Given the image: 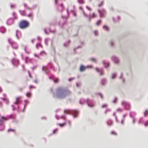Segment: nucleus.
I'll list each match as a JSON object with an SVG mask.
<instances>
[{"label": "nucleus", "mask_w": 148, "mask_h": 148, "mask_svg": "<svg viewBox=\"0 0 148 148\" xmlns=\"http://www.w3.org/2000/svg\"><path fill=\"white\" fill-rule=\"evenodd\" d=\"M29 26V22L25 20L21 21L18 23V26L19 28L22 29H26Z\"/></svg>", "instance_id": "1"}, {"label": "nucleus", "mask_w": 148, "mask_h": 148, "mask_svg": "<svg viewBox=\"0 0 148 148\" xmlns=\"http://www.w3.org/2000/svg\"><path fill=\"white\" fill-rule=\"evenodd\" d=\"M92 66H88L87 67H85L83 65H82L80 66L79 68V70L80 71L82 72L84 71L86 68L88 67H89L90 68H92Z\"/></svg>", "instance_id": "2"}, {"label": "nucleus", "mask_w": 148, "mask_h": 148, "mask_svg": "<svg viewBox=\"0 0 148 148\" xmlns=\"http://www.w3.org/2000/svg\"><path fill=\"white\" fill-rule=\"evenodd\" d=\"M21 97L20 96L18 97H17L16 98V100L15 102V103L16 104H17L18 103H19L20 101V99L21 98Z\"/></svg>", "instance_id": "3"}, {"label": "nucleus", "mask_w": 148, "mask_h": 148, "mask_svg": "<svg viewBox=\"0 0 148 148\" xmlns=\"http://www.w3.org/2000/svg\"><path fill=\"white\" fill-rule=\"evenodd\" d=\"M14 23V21L12 19H9L7 21V24L9 25L12 24Z\"/></svg>", "instance_id": "4"}, {"label": "nucleus", "mask_w": 148, "mask_h": 148, "mask_svg": "<svg viewBox=\"0 0 148 148\" xmlns=\"http://www.w3.org/2000/svg\"><path fill=\"white\" fill-rule=\"evenodd\" d=\"M95 70L97 72H99L100 75H102L103 74V71L102 69H99L97 68H96Z\"/></svg>", "instance_id": "5"}, {"label": "nucleus", "mask_w": 148, "mask_h": 148, "mask_svg": "<svg viewBox=\"0 0 148 148\" xmlns=\"http://www.w3.org/2000/svg\"><path fill=\"white\" fill-rule=\"evenodd\" d=\"M78 112L76 110H74L73 111V116L74 117H76L78 115Z\"/></svg>", "instance_id": "6"}, {"label": "nucleus", "mask_w": 148, "mask_h": 148, "mask_svg": "<svg viewBox=\"0 0 148 148\" xmlns=\"http://www.w3.org/2000/svg\"><path fill=\"white\" fill-rule=\"evenodd\" d=\"M26 96L28 97H29L31 96V94L30 92H27L26 94Z\"/></svg>", "instance_id": "7"}, {"label": "nucleus", "mask_w": 148, "mask_h": 148, "mask_svg": "<svg viewBox=\"0 0 148 148\" xmlns=\"http://www.w3.org/2000/svg\"><path fill=\"white\" fill-rule=\"evenodd\" d=\"M103 28L104 29H106L107 31H108V27L107 26H105V25L104 26H103Z\"/></svg>", "instance_id": "8"}, {"label": "nucleus", "mask_w": 148, "mask_h": 148, "mask_svg": "<svg viewBox=\"0 0 148 148\" xmlns=\"http://www.w3.org/2000/svg\"><path fill=\"white\" fill-rule=\"evenodd\" d=\"M78 1L79 3L81 4L83 3H84V1L83 0H78Z\"/></svg>", "instance_id": "9"}, {"label": "nucleus", "mask_w": 148, "mask_h": 148, "mask_svg": "<svg viewBox=\"0 0 148 148\" xmlns=\"http://www.w3.org/2000/svg\"><path fill=\"white\" fill-rule=\"evenodd\" d=\"M117 111L118 112H121L122 111V110L121 108H118L117 109Z\"/></svg>", "instance_id": "10"}, {"label": "nucleus", "mask_w": 148, "mask_h": 148, "mask_svg": "<svg viewBox=\"0 0 148 148\" xmlns=\"http://www.w3.org/2000/svg\"><path fill=\"white\" fill-rule=\"evenodd\" d=\"M29 89H34V88H35V86H32V85H30L29 86Z\"/></svg>", "instance_id": "11"}, {"label": "nucleus", "mask_w": 148, "mask_h": 148, "mask_svg": "<svg viewBox=\"0 0 148 148\" xmlns=\"http://www.w3.org/2000/svg\"><path fill=\"white\" fill-rule=\"evenodd\" d=\"M8 132H9L10 131L12 132H14L15 130L14 129H8Z\"/></svg>", "instance_id": "12"}, {"label": "nucleus", "mask_w": 148, "mask_h": 148, "mask_svg": "<svg viewBox=\"0 0 148 148\" xmlns=\"http://www.w3.org/2000/svg\"><path fill=\"white\" fill-rule=\"evenodd\" d=\"M58 78H56L55 80H54V82L55 83H56L58 82Z\"/></svg>", "instance_id": "13"}, {"label": "nucleus", "mask_w": 148, "mask_h": 148, "mask_svg": "<svg viewBox=\"0 0 148 148\" xmlns=\"http://www.w3.org/2000/svg\"><path fill=\"white\" fill-rule=\"evenodd\" d=\"M64 124H65V123H62V124H60V123L58 124V125H59L61 127L64 126Z\"/></svg>", "instance_id": "14"}, {"label": "nucleus", "mask_w": 148, "mask_h": 148, "mask_svg": "<svg viewBox=\"0 0 148 148\" xmlns=\"http://www.w3.org/2000/svg\"><path fill=\"white\" fill-rule=\"evenodd\" d=\"M101 21L100 20H99L96 22V24L97 25H98L101 23Z\"/></svg>", "instance_id": "15"}, {"label": "nucleus", "mask_w": 148, "mask_h": 148, "mask_svg": "<svg viewBox=\"0 0 148 148\" xmlns=\"http://www.w3.org/2000/svg\"><path fill=\"white\" fill-rule=\"evenodd\" d=\"M90 60L94 62H96V60L95 59L93 58H91L90 59Z\"/></svg>", "instance_id": "16"}, {"label": "nucleus", "mask_w": 148, "mask_h": 148, "mask_svg": "<svg viewBox=\"0 0 148 148\" xmlns=\"http://www.w3.org/2000/svg\"><path fill=\"white\" fill-rule=\"evenodd\" d=\"M122 104L123 105L125 106L126 104V103L125 101H123L122 102Z\"/></svg>", "instance_id": "17"}, {"label": "nucleus", "mask_w": 148, "mask_h": 148, "mask_svg": "<svg viewBox=\"0 0 148 148\" xmlns=\"http://www.w3.org/2000/svg\"><path fill=\"white\" fill-rule=\"evenodd\" d=\"M145 126H148V121H147L145 123Z\"/></svg>", "instance_id": "18"}, {"label": "nucleus", "mask_w": 148, "mask_h": 148, "mask_svg": "<svg viewBox=\"0 0 148 148\" xmlns=\"http://www.w3.org/2000/svg\"><path fill=\"white\" fill-rule=\"evenodd\" d=\"M1 119H3L4 121H6L7 120V118L3 116L1 117Z\"/></svg>", "instance_id": "19"}, {"label": "nucleus", "mask_w": 148, "mask_h": 148, "mask_svg": "<svg viewBox=\"0 0 148 148\" xmlns=\"http://www.w3.org/2000/svg\"><path fill=\"white\" fill-rule=\"evenodd\" d=\"M111 134H114V135H116V133L115 132H114V131L112 132H111Z\"/></svg>", "instance_id": "20"}, {"label": "nucleus", "mask_w": 148, "mask_h": 148, "mask_svg": "<svg viewBox=\"0 0 148 148\" xmlns=\"http://www.w3.org/2000/svg\"><path fill=\"white\" fill-rule=\"evenodd\" d=\"M94 34H95V35H96V36H97L98 34V32L97 31H95L94 32Z\"/></svg>", "instance_id": "21"}, {"label": "nucleus", "mask_w": 148, "mask_h": 148, "mask_svg": "<svg viewBox=\"0 0 148 148\" xmlns=\"http://www.w3.org/2000/svg\"><path fill=\"white\" fill-rule=\"evenodd\" d=\"M148 112V111L146 110L145 111L144 113V114L145 116H146L147 115V113Z\"/></svg>", "instance_id": "22"}, {"label": "nucleus", "mask_w": 148, "mask_h": 148, "mask_svg": "<svg viewBox=\"0 0 148 148\" xmlns=\"http://www.w3.org/2000/svg\"><path fill=\"white\" fill-rule=\"evenodd\" d=\"M106 106H107V105H106V104H103L102 106V108H103L106 107Z\"/></svg>", "instance_id": "23"}, {"label": "nucleus", "mask_w": 148, "mask_h": 148, "mask_svg": "<svg viewBox=\"0 0 148 148\" xmlns=\"http://www.w3.org/2000/svg\"><path fill=\"white\" fill-rule=\"evenodd\" d=\"M65 113H68V114H69V112H70V111L69 110H65Z\"/></svg>", "instance_id": "24"}, {"label": "nucleus", "mask_w": 148, "mask_h": 148, "mask_svg": "<svg viewBox=\"0 0 148 148\" xmlns=\"http://www.w3.org/2000/svg\"><path fill=\"white\" fill-rule=\"evenodd\" d=\"M41 46V45L40 44H37L36 45V46L37 48H38L39 47Z\"/></svg>", "instance_id": "25"}, {"label": "nucleus", "mask_w": 148, "mask_h": 148, "mask_svg": "<svg viewBox=\"0 0 148 148\" xmlns=\"http://www.w3.org/2000/svg\"><path fill=\"white\" fill-rule=\"evenodd\" d=\"M116 75L115 74H113L112 75V78H114L116 77Z\"/></svg>", "instance_id": "26"}, {"label": "nucleus", "mask_w": 148, "mask_h": 148, "mask_svg": "<svg viewBox=\"0 0 148 148\" xmlns=\"http://www.w3.org/2000/svg\"><path fill=\"white\" fill-rule=\"evenodd\" d=\"M86 7L88 10L89 11H90L91 10V9L88 6H86Z\"/></svg>", "instance_id": "27"}, {"label": "nucleus", "mask_w": 148, "mask_h": 148, "mask_svg": "<svg viewBox=\"0 0 148 148\" xmlns=\"http://www.w3.org/2000/svg\"><path fill=\"white\" fill-rule=\"evenodd\" d=\"M95 14L94 13H93L92 15V18H94V17H95Z\"/></svg>", "instance_id": "28"}, {"label": "nucleus", "mask_w": 148, "mask_h": 148, "mask_svg": "<svg viewBox=\"0 0 148 148\" xmlns=\"http://www.w3.org/2000/svg\"><path fill=\"white\" fill-rule=\"evenodd\" d=\"M61 88H59L58 89V92H59V91H60L61 90Z\"/></svg>", "instance_id": "29"}, {"label": "nucleus", "mask_w": 148, "mask_h": 148, "mask_svg": "<svg viewBox=\"0 0 148 148\" xmlns=\"http://www.w3.org/2000/svg\"><path fill=\"white\" fill-rule=\"evenodd\" d=\"M34 82L36 83H38V81L36 80H34Z\"/></svg>", "instance_id": "30"}, {"label": "nucleus", "mask_w": 148, "mask_h": 148, "mask_svg": "<svg viewBox=\"0 0 148 148\" xmlns=\"http://www.w3.org/2000/svg\"><path fill=\"white\" fill-rule=\"evenodd\" d=\"M37 39L38 40H41V38L39 37H38Z\"/></svg>", "instance_id": "31"}, {"label": "nucleus", "mask_w": 148, "mask_h": 148, "mask_svg": "<svg viewBox=\"0 0 148 148\" xmlns=\"http://www.w3.org/2000/svg\"><path fill=\"white\" fill-rule=\"evenodd\" d=\"M56 130H54L53 131V134H54L55 133V132H56Z\"/></svg>", "instance_id": "32"}, {"label": "nucleus", "mask_w": 148, "mask_h": 148, "mask_svg": "<svg viewBox=\"0 0 148 148\" xmlns=\"http://www.w3.org/2000/svg\"><path fill=\"white\" fill-rule=\"evenodd\" d=\"M2 29L4 30L5 31V29L3 28H1V30H2Z\"/></svg>", "instance_id": "33"}, {"label": "nucleus", "mask_w": 148, "mask_h": 148, "mask_svg": "<svg viewBox=\"0 0 148 148\" xmlns=\"http://www.w3.org/2000/svg\"><path fill=\"white\" fill-rule=\"evenodd\" d=\"M99 95H100V96L101 97V98H102V95H101V94H99Z\"/></svg>", "instance_id": "34"}, {"label": "nucleus", "mask_w": 148, "mask_h": 148, "mask_svg": "<svg viewBox=\"0 0 148 148\" xmlns=\"http://www.w3.org/2000/svg\"><path fill=\"white\" fill-rule=\"evenodd\" d=\"M111 45L112 46L113 45V43L112 42H111Z\"/></svg>", "instance_id": "35"}, {"label": "nucleus", "mask_w": 148, "mask_h": 148, "mask_svg": "<svg viewBox=\"0 0 148 148\" xmlns=\"http://www.w3.org/2000/svg\"><path fill=\"white\" fill-rule=\"evenodd\" d=\"M67 95V92L65 91V96Z\"/></svg>", "instance_id": "36"}, {"label": "nucleus", "mask_w": 148, "mask_h": 148, "mask_svg": "<svg viewBox=\"0 0 148 148\" xmlns=\"http://www.w3.org/2000/svg\"><path fill=\"white\" fill-rule=\"evenodd\" d=\"M88 106L91 107H92V106H93V105H91V106H90L88 105Z\"/></svg>", "instance_id": "37"}, {"label": "nucleus", "mask_w": 148, "mask_h": 148, "mask_svg": "<svg viewBox=\"0 0 148 148\" xmlns=\"http://www.w3.org/2000/svg\"><path fill=\"white\" fill-rule=\"evenodd\" d=\"M55 3H57V0H55Z\"/></svg>", "instance_id": "38"}, {"label": "nucleus", "mask_w": 148, "mask_h": 148, "mask_svg": "<svg viewBox=\"0 0 148 148\" xmlns=\"http://www.w3.org/2000/svg\"><path fill=\"white\" fill-rule=\"evenodd\" d=\"M118 62H119L118 60H117L116 61V63H118Z\"/></svg>", "instance_id": "39"}, {"label": "nucleus", "mask_w": 148, "mask_h": 148, "mask_svg": "<svg viewBox=\"0 0 148 148\" xmlns=\"http://www.w3.org/2000/svg\"><path fill=\"white\" fill-rule=\"evenodd\" d=\"M107 67H108V66H109V64H107Z\"/></svg>", "instance_id": "40"}, {"label": "nucleus", "mask_w": 148, "mask_h": 148, "mask_svg": "<svg viewBox=\"0 0 148 148\" xmlns=\"http://www.w3.org/2000/svg\"><path fill=\"white\" fill-rule=\"evenodd\" d=\"M69 79V81H71V80L72 79Z\"/></svg>", "instance_id": "41"}, {"label": "nucleus", "mask_w": 148, "mask_h": 148, "mask_svg": "<svg viewBox=\"0 0 148 148\" xmlns=\"http://www.w3.org/2000/svg\"><path fill=\"white\" fill-rule=\"evenodd\" d=\"M116 99H115V101H114V103H115V101H116Z\"/></svg>", "instance_id": "42"}, {"label": "nucleus", "mask_w": 148, "mask_h": 148, "mask_svg": "<svg viewBox=\"0 0 148 148\" xmlns=\"http://www.w3.org/2000/svg\"><path fill=\"white\" fill-rule=\"evenodd\" d=\"M123 121H121V123H123Z\"/></svg>", "instance_id": "43"}, {"label": "nucleus", "mask_w": 148, "mask_h": 148, "mask_svg": "<svg viewBox=\"0 0 148 148\" xmlns=\"http://www.w3.org/2000/svg\"><path fill=\"white\" fill-rule=\"evenodd\" d=\"M113 115H114V116H115V113H114L113 114Z\"/></svg>", "instance_id": "44"}, {"label": "nucleus", "mask_w": 148, "mask_h": 148, "mask_svg": "<svg viewBox=\"0 0 148 148\" xmlns=\"http://www.w3.org/2000/svg\"><path fill=\"white\" fill-rule=\"evenodd\" d=\"M28 73H29V76H30V74H29V72H28Z\"/></svg>", "instance_id": "45"}, {"label": "nucleus", "mask_w": 148, "mask_h": 148, "mask_svg": "<svg viewBox=\"0 0 148 148\" xmlns=\"http://www.w3.org/2000/svg\"><path fill=\"white\" fill-rule=\"evenodd\" d=\"M1 123V120H0V124Z\"/></svg>", "instance_id": "46"}, {"label": "nucleus", "mask_w": 148, "mask_h": 148, "mask_svg": "<svg viewBox=\"0 0 148 148\" xmlns=\"http://www.w3.org/2000/svg\"><path fill=\"white\" fill-rule=\"evenodd\" d=\"M125 115H123V117H125Z\"/></svg>", "instance_id": "47"}, {"label": "nucleus", "mask_w": 148, "mask_h": 148, "mask_svg": "<svg viewBox=\"0 0 148 148\" xmlns=\"http://www.w3.org/2000/svg\"><path fill=\"white\" fill-rule=\"evenodd\" d=\"M74 16H75V14H74Z\"/></svg>", "instance_id": "48"}, {"label": "nucleus", "mask_w": 148, "mask_h": 148, "mask_svg": "<svg viewBox=\"0 0 148 148\" xmlns=\"http://www.w3.org/2000/svg\"><path fill=\"white\" fill-rule=\"evenodd\" d=\"M7 102H8H8H9V101H7Z\"/></svg>", "instance_id": "49"}, {"label": "nucleus", "mask_w": 148, "mask_h": 148, "mask_svg": "<svg viewBox=\"0 0 148 148\" xmlns=\"http://www.w3.org/2000/svg\"><path fill=\"white\" fill-rule=\"evenodd\" d=\"M61 6H62V4H61Z\"/></svg>", "instance_id": "50"}, {"label": "nucleus", "mask_w": 148, "mask_h": 148, "mask_svg": "<svg viewBox=\"0 0 148 148\" xmlns=\"http://www.w3.org/2000/svg\"><path fill=\"white\" fill-rule=\"evenodd\" d=\"M2 33H3L4 32H2Z\"/></svg>", "instance_id": "51"}, {"label": "nucleus", "mask_w": 148, "mask_h": 148, "mask_svg": "<svg viewBox=\"0 0 148 148\" xmlns=\"http://www.w3.org/2000/svg\"><path fill=\"white\" fill-rule=\"evenodd\" d=\"M99 12L100 13V12L99 11Z\"/></svg>", "instance_id": "52"}]
</instances>
